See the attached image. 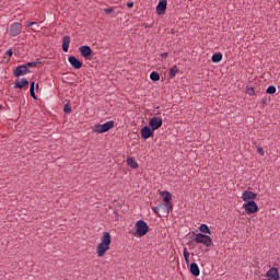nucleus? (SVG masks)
I'll return each mask as SVG.
<instances>
[{"mask_svg":"<svg viewBox=\"0 0 280 280\" xmlns=\"http://www.w3.org/2000/svg\"><path fill=\"white\" fill-rule=\"evenodd\" d=\"M159 208H160V206L152 208L153 212L158 214L159 213Z\"/></svg>","mask_w":280,"mask_h":280,"instance_id":"nucleus-36","label":"nucleus"},{"mask_svg":"<svg viewBox=\"0 0 280 280\" xmlns=\"http://www.w3.org/2000/svg\"><path fill=\"white\" fill-rule=\"evenodd\" d=\"M105 14H110L114 12L113 7H109L108 9H104Z\"/></svg>","mask_w":280,"mask_h":280,"instance_id":"nucleus-31","label":"nucleus"},{"mask_svg":"<svg viewBox=\"0 0 280 280\" xmlns=\"http://www.w3.org/2000/svg\"><path fill=\"white\" fill-rule=\"evenodd\" d=\"M30 85V82L27 79L23 78L21 79L20 81H18L15 84H14V89H23L25 86H28Z\"/></svg>","mask_w":280,"mask_h":280,"instance_id":"nucleus-18","label":"nucleus"},{"mask_svg":"<svg viewBox=\"0 0 280 280\" xmlns=\"http://www.w3.org/2000/svg\"><path fill=\"white\" fill-rule=\"evenodd\" d=\"M190 271L191 273L195 276V277H198L200 275V270H199V267L196 262H192L190 265Z\"/></svg>","mask_w":280,"mask_h":280,"instance_id":"nucleus-20","label":"nucleus"},{"mask_svg":"<svg viewBox=\"0 0 280 280\" xmlns=\"http://www.w3.org/2000/svg\"><path fill=\"white\" fill-rule=\"evenodd\" d=\"M168 57V54L167 52H164L161 55V58H167Z\"/></svg>","mask_w":280,"mask_h":280,"instance_id":"nucleus-37","label":"nucleus"},{"mask_svg":"<svg viewBox=\"0 0 280 280\" xmlns=\"http://www.w3.org/2000/svg\"><path fill=\"white\" fill-rule=\"evenodd\" d=\"M276 91H277V89H276L273 85H270V86L267 89L266 93H267V94H275Z\"/></svg>","mask_w":280,"mask_h":280,"instance_id":"nucleus-28","label":"nucleus"},{"mask_svg":"<svg viewBox=\"0 0 280 280\" xmlns=\"http://www.w3.org/2000/svg\"><path fill=\"white\" fill-rule=\"evenodd\" d=\"M262 280H268V279H262Z\"/></svg>","mask_w":280,"mask_h":280,"instance_id":"nucleus-39","label":"nucleus"},{"mask_svg":"<svg viewBox=\"0 0 280 280\" xmlns=\"http://www.w3.org/2000/svg\"><path fill=\"white\" fill-rule=\"evenodd\" d=\"M150 79L152 80V81H159L160 80V75H159V73H156V72H152L151 74H150Z\"/></svg>","mask_w":280,"mask_h":280,"instance_id":"nucleus-27","label":"nucleus"},{"mask_svg":"<svg viewBox=\"0 0 280 280\" xmlns=\"http://www.w3.org/2000/svg\"><path fill=\"white\" fill-rule=\"evenodd\" d=\"M257 198V195L253 191L245 190L242 194V199L245 201V203L254 201Z\"/></svg>","mask_w":280,"mask_h":280,"instance_id":"nucleus-11","label":"nucleus"},{"mask_svg":"<svg viewBox=\"0 0 280 280\" xmlns=\"http://www.w3.org/2000/svg\"><path fill=\"white\" fill-rule=\"evenodd\" d=\"M30 94L34 100H37L36 93H35V82H31L30 86Z\"/></svg>","mask_w":280,"mask_h":280,"instance_id":"nucleus-24","label":"nucleus"},{"mask_svg":"<svg viewBox=\"0 0 280 280\" xmlns=\"http://www.w3.org/2000/svg\"><path fill=\"white\" fill-rule=\"evenodd\" d=\"M127 7L131 9L132 7H135V2H127Z\"/></svg>","mask_w":280,"mask_h":280,"instance_id":"nucleus-35","label":"nucleus"},{"mask_svg":"<svg viewBox=\"0 0 280 280\" xmlns=\"http://www.w3.org/2000/svg\"><path fill=\"white\" fill-rule=\"evenodd\" d=\"M127 164L133 170L139 167V163H137V160L135 158H128Z\"/></svg>","mask_w":280,"mask_h":280,"instance_id":"nucleus-19","label":"nucleus"},{"mask_svg":"<svg viewBox=\"0 0 280 280\" xmlns=\"http://www.w3.org/2000/svg\"><path fill=\"white\" fill-rule=\"evenodd\" d=\"M183 254H184V258H185L186 262H188L189 261V253L186 247L183 249Z\"/></svg>","mask_w":280,"mask_h":280,"instance_id":"nucleus-29","label":"nucleus"},{"mask_svg":"<svg viewBox=\"0 0 280 280\" xmlns=\"http://www.w3.org/2000/svg\"><path fill=\"white\" fill-rule=\"evenodd\" d=\"M257 152H258L260 155H264V154H265V152H264V149H262V148H258V149H257Z\"/></svg>","mask_w":280,"mask_h":280,"instance_id":"nucleus-34","label":"nucleus"},{"mask_svg":"<svg viewBox=\"0 0 280 280\" xmlns=\"http://www.w3.org/2000/svg\"><path fill=\"white\" fill-rule=\"evenodd\" d=\"M42 62L39 60L37 61H34V62H27L25 66L26 68H34V67H37V65H40Z\"/></svg>","mask_w":280,"mask_h":280,"instance_id":"nucleus-26","label":"nucleus"},{"mask_svg":"<svg viewBox=\"0 0 280 280\" xmlns=\"http://www.w3.org/2000/svg\"><path fill=\"white\" fill-rule=\"evenodd\" d=\"M109 248H110L109 245H105V244L100 243L96 246V254H97V256L98 257H103Z\"/></svg>","mask_w":280,"mask_h":280,"instance_id":"nucleus-13","label":"nucleus"},{"mask_svg":"<svg viewBox=\"0 0 280 280\" xmlns=\"http://www.w3.org/2000/svg\"><path fill=\"white\" fill-rule=\"evenodd\" d=\"M153 136H154V130L152 128H150L148 126H144L141 129V137H142V139L148 140V139H150Z\"/></svg>","mask_w":280,"mask_h":280,"instance_id":"nucleus-10","label":"nucleus"},{"mask_svg":"<svg viewBox=\"0 0 280 280\" xmlns=\"http://www.w3.org/2000/svg\"><path fill=\"white\" fill-rule=\"evenodd\" d=\"M5 55L11 58L13 56V50L12 49H8Z\"/></svg>","mask_w":280,"mask_h":280,"instance_id":"nucleus-32","label":"nucleus"},{"mask_svg":"<svg viewBox=\"0 0 280 280\" xmlns=\"http://www.w3.org/2000/svg\"><path fill=\"white\" fill-rule=\"evenodd\" d=\"M113 127H115V122L114 121H107L103 125L94 126L93 131L96 132V133H104V132H107L108 130L113 129Z\"/></svg>","mask_w":280,"mask_h":280,"instance_id":"nucleus-4","label":"nucleus"},{"mask_svg":"<svg viewBox=\"0 0 280 280\" xmlns=\"http://www.w3.org/2000/svg\"><path fill=\"white\" fill-rule=\"evenodd\" d=\"M110 233L108 232H104L103 233V236L101 238V244L103 245H107V246H110Z\"/></svg>","mask_w":280,"mask_h":280,"instance_id":"nucleus-17","label":"nucleus"},{"mask_svg":"<svg viewBox=\"0 0 280 280\" xmlns=\"http://www.w3.org/2000/svg\"><path fill=\"white\" fill-rule=\"evenodd\" d=\"M22 31H23V25L21 23H14L10 26L9 35L11 37H16L22 33Z\"/></svg>","mask_w":280,"mask_h":280,"instance_id":"nucleus-5","label":"nucleus"},{"mask_svg":"<svg viewBox=\"0 0 280 280\" xmlns=\"http://www.w3.org/2000/svg\"><path fill=\"white\" fill-rule=\"evenodd\" d=\"M79 51H80L81 56L85 59H89V57H91V55L93 54V50L89 46H81L79 48Z\"/></svg>","mask_w":280,"mask_h":280,"instance_id":"nucleus-15","label":"nucleus"},{"mask_svg":"<svg viewBox=\"0 0 280 280\" xmlns=\"http://www.w3.org/2000/svg\"><path fill=\"white\" fill-rule=\"evenodd\" d=\"M163 125V120L160 117H153L149 121V126L153 131L158 130Z\"/></svg>","mask_w":280,"mask_h":280,"instance_id":"nucleus-8","label":"nucleus"},{"mask_svg":"<svg viewBox=\"0 0 280 280\" xmlns=\"http://www.w3.org/2000/svg\"><path fill=\"white\" fill-rule=\"evenodd\" d=\"M199 231H200L201 233L211 234V230L209 229V226H208L207 224H201V225L199 226Z\"/></svg>","mask_w":280,"mask_h":280,"instance_id":"nucleus-22","label":"nucleus"},{"mask_svg":"<svg viewBox=\"0 0 280 280\" xmlns=\"http://www.w3.org/2000/svg\"><path fill=\"white\" fill-rule=\"evenodd\" d=\"M166 7H167V0H160L156 7L158 15H163L166 11Z\"/></svg>","mask_w":280,"mask_h":280,"instance_id":"nucleus-14","label":"nucleus"},{"mask_svg":"<svg viewBox=\"0 0 280 280\" xmlns=\"http://www.w3.org/2000/svg\"><path fill=\"white\" fill-rule=\"evenodd\" d=\"M179 72L178 68L174 66L173 68L170 69V78L173 79L176 77V74Z\"/></svg>","mask_w":280,"mask_h":280,"instance_id":"nucleus-23","label":"nucleus"},{"mask_svg":"<svg viewBox=\"0 0 280 280\" xmlns=\"http://www.w3.org/2000/svg\"><path fill=\"white\" fill-rule=\"evenodd\" d=\"M243 208L245 209L246 213L253 214L258 211V206L255 201H248L243 205Z\"/></svg>","mask_w":280,"mask_h":280,"instance_id":"nucleus-6","label":"nucleus"},{"mask_svg":"<svg viewBox=\"0 0 280 280\" xmlns=\"http://www.w3.org/2000/svg\"><path fill=\"white\" fill-rule=\"evenodd\" d=\"M0 108H2V106L0 105Z\"/></svg>","mask_w":280,"mask_h":280,"instance_id":"nucleus-38","label":"nucleus"},{"mask_svg":"<svg viewBox=\"0 0 280 280\" xmlns=\"http://www.w3.org/2000/svg\"><path fill=\"white\" fill-rule=\"evenodd\" d=\"M70 44H71V37L65 36L62 39V50L65 52H69Z\"/></svg>","mask_w":280,"mask_h":280,"instance_id":"nucleus-16","label":"nucleus"},{"mask_svg":"<svg viewBox=\"0 0 280 280\" xmlns=\"http://www.w3.org/2000/svg\"><path fill=\"white\" fill-rule=\"evenodd\" d=\"M194 242L196 244H203L206 247H209L213 244L212 238L209 235L202 233H197L194 237Z\"/></svg>","mask_w":280,"mask_h":280,"instance_id":"nucleus-2","label":"nucleus"},{"mask_svg":"<svg viewBox=\"0 0 280 280\" xmlns=\"http://www.w3.org/2000/svg\"><path fill=\"white\" fill-rule=\"evenodd\" d=\"M266 278H269L267 280H279L280 279V275H279V270L278 268H270L267 272H266Z\"/></svg>","mask_w":280,"mask_h":280,"instance_id":"nucleus-7","label":"nucleus"},{"mask_svg":"<svg viewBox=\"0 0 280 280\" xmlns=\"http://www.w3.org/2000/svg\"><path fill=\"white\" fill-rule=\"evenodd\" d=\"M246 94H248L249 96H254L255 90L253 88H246Z\"/></svg>","mask_w":280,"mask_h":280,"instance_id":"nucleus-30","label":"nucleus"},{"mask_svg":"<svg viewBox=\"0 0 280 280\" xmlns=\"http://www.w3.org/2000/svg\"><path fill=\"white\" fill-rule=\"evenodd\" d=\"M30 72V69L27 68V66L23 65L18 67L16 69L13 70V74L14 77L19 78L21 75H25Z\"/></svg>","mask_w":280,"mask_h":280,"instance_id":"nucleus-9","label":"nucleus"},{"mask_svg":"<svg viewBox=\"0 0 280 280\" xmlns=\"http://www.w3.org/2000/svg\"><path fill=\"white\" fill-rule=\"evenodd\" d=\"M63 112H65L66 114H71V113L73 112L71 105H70V104H66V105L63 106Z\"/></svg>","mask_w":280,"mask_h":280,"instance_id":"nucleus-25","label":"nucleus"},{"mask_svg":"<svg viewBox=\"0 0 280 280\" xmlns=\"http://www.w3.org/2000/svg\"><path fill=\"white\" fill-rule=\"evenodd\" d=\"M222 58H223L222 54L218 52L212 56L211 60L214 63H219L222 60Z\"/></svg>","mask_w":280,"mask_h":280,"instance_id":"nucleus-21","label":"nucleus"},{"mask_svg":"<svg viewBox=\"0 0 280 280\" xmlns=\"http://www.w3.org/2000/svg\"><path fill=\"white\" fill-rule=\"evenodd\" d=\"M68 61L73 69L80 70L83 67V63L74 56L69 57Z\"/></svg>","mask_w":280,"mask_h":280,"instance_id":"nucleus-12","label":"nucleus"},{"mask_svg":"<svg viewBox=\"0 0 280 280\" xmlns=\"http://www.w3.org/2000/svg\"><path fill=\"white\" fill-rule=\"evenodd\" d=\"M33 25H37L36 22H27L26 23V27H32Z\"/></svg>","mask_w":280,"mask_h":280,"instance_id":"nucleus-33","label":"nucleus"},{"mask_svg":"<svg viewBox=\"0 0 280 280\" xmlns=\"http://www.w3.org/2000/svg\"><path fill=\"white\" fill-rule=\"evenodd\" d=\"M160 196L162 197L163 201L166 202V203L160 205V207H164L166 210L165 213L166 215H168L170 211L173 209V205L171 202L172 195L168 191H162L160 192Z\"/></svg>","mask_w":280,"mask_h":280,"instance_id":"nucleus-1","label":"nucleus"},{"mask_svg":"<svg viewBox=\"0 0 280 280\" xmlns=\"http://www.w3.org/2000/svg\"><path fill=\"white\" fill-rule=\"evenodd\" d=\"M148 231H150V226H148V223L143 220H139L136 223V235L138 236H144L148 234Z\"/></svg>","mask_w":280,"mask_h":280,"instance_id":"nucleus-3","label":"nucleus"}]
</instances>
